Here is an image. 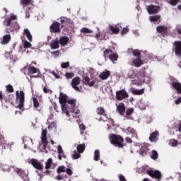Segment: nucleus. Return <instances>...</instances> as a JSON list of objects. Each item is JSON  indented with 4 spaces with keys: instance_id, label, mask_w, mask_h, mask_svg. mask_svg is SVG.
I'll return each instance as SVG.
<instances>
[{
    "instance_id": "1",
    "label": "nucleus",
    "mask_w": 181,
    "mask_h": 181,
    "mask_svg": "<svg viewBox=\"0 0 181 181\" xmlns=\"http://www.w3.org/2000/svg\"><path fill=\"white\" fill-rule=\"evenodd\" d=\"M57 172L58 174V175L56 177L57 180H62V179H64V177H67L66 174L69 176H72L74 173L73 170H71V168H67L66 165H59Z\"/></svg>"
},
{
    "instance_id": "2",
    "label": "nucleus",
    "mask_w": 181,
    "mask_h": 181,
    "mask_svg": "<svg viewBox=\"0 0 181 181\" xmlns=\"http://www.w3.org/2000/svg\"><path fill=\"white\" fill-rule=\"evenodd\" d=\"M59 103L62 105V110L67 116H70L69 110H68V96L64 92H60L59 98Z\"/></svg>"
},
{
    "instance_id": "3",
    "label": "nucleus",
    "mask_w": 181,
    "mask_h": 181,
    "mask_svg": "<svg viewBox=\"0 0 181 181\" xmlns=\"http://www.w3.org/2000/svg\"><path fill=\"white\" fill-rule=\"evenodd\" d=\"M110 141L112 144L117 147H124V139L119 134H111V136H110Z\"/></svg>"
},
{
    "instance_id": "4",
    "label": "nucleus",
    "mask_w": 181,
    "mask_h": 181,
    "mask_svg": "<svg viewBox=\"0 0 181 181\" xmlns=\"http://www.w3.org/2000/svg\"><path fill=\"white\" fill-rule=\"evenodd\" d=\"M17 17L15 15H11L10 17H7L4 19L3 23L4 25H6V27H13V30H19L21 28L19 24H18V22L16 21L14 23H12L13 20H16Z\"/></svg>"
},
{
    "instance_id": "5",
    "label": "nucleus",
    "mask_w": 181,
    "mask_h": 181,
    "mask_svg": "<svg viewBox=\"0 0 181 181\" xmlns=\"http://www.w3.org/2000/svg\"><path fill=\"white\" fill-rule=\"evenodd\" d=\"M16 101L18 102V107L22 109L25 105V92L23 90L16 91Z\"/></svg>"
},
{
    "instance_id": "6",
    "label": "nucleus",
    "mask_w": 181,
    "mask_h": 181,
    "mask_svg": "<svg viewBox=\"0 0 181 181\" xmlns=\"http://www.w3.org/2000/svg\"><path fill=\"white\" fill-rule=\"evenodd\" d=\"M146 174L153 177V179H157L158 181L162 179V173L159 170H147Z\"/></svg>"
},
{
    "instance_id": "7",
    "label": "nucleus",
    "mask_w": 181,
    "mask_h": 181,
    "mask_svg": "<svg viewBox=\"0 0 181 181\" xmlns=\"http://www.w3.org/2000/svg\"><path fill=\"white\" fill-rule=\"evenodd\" d=\"M129 97V93L127 92L126 89H121L120 90L116 91V99L117 100H123L125 98Z\"/></svg>"
},
{
    "instance_id": "8",
    "label": "nucleus",
    "mask_w": 181,
    "mask_h": 181,
    "mask_svg": "<svg viewBox=\"0 0 181 181\" xmlns=\"http://www.w3.org/2000/svg\"><path fill=\"white\" fill-rule=\"evenodd\" d=\"M81 83V78L80 76H74L72 78V81H71V85L74 89L76 90L80 91L81 88H79L78 85Z\"/></svg>"
},
{
    "instance_id": "9",
    "label": "nucleus",
    "mask_w": 181,
    "mask_h": 181,
    "mask_svg": "<svg viewBox=\"0 0 181 181\" xmlns=\"http://www.w3.org/2000/svg\"><path fill=\"white\" fill-rule=\"evenodd\" d=\"M31 165H33V168L35 169H37V170H42L44 172V165L43 164H41L38 160L36 158H32L31 159Z\"/></svg>"
},
{
    "instance_id": "10",
    "label": "nucleus",
    "mask_w": 181,
    "mask_h": 181,
    "mask_svg": "<svg viewBox=\"0 0 181 181\" xmlns=\"http://www.w3.org/2000/svg\"><path fill=\"white\" fill-rule=\"evenodd\" d=\"M157 33L160 34L163 37H165L169 34V31L168 30V27L166 25H158L156 28Z\"/></svg>"
},
{
    "instance_id": "11",
    "label": "nucleus",
    "mask_w": 181,
    "mask_h": 181,
    "mask_svg": "<svg viewBox=\"0 0 181 181\" xmlns=\"http://www.w3.org/2000/svg\"><path fill=\"white\" fill-rule=\"evenodd\" d=\"M76 105V99L67 98V110H69V109L71 112H74Z\"/></svg>"
},
{
    "instance_id": "12",
    "label": "nucleus",
    "mask_w": 181,
    "mask_h": 181,
    "mask_svg": "<svg viewBox=\"0 0 181 181\" xmlns=\"http://www.w3.org/2000/svg\"><path fill=\"white\" fill-rule=\"evenodd\" d=\"M52 163H53V158H48V160L45 163V169L44 170V171H42V173H44L45 175H49L50 171L49 169H50Z\"/></svg>"
},
{
    "instance_id": "13",
    "label": "nucleus",
    "mask_w": 181,
    "mask_h": 181,
    "mask_svg": "<svg viewBox=\"0 0 181 181\" xmlns=\"http://www.w3.org/2000/svg\"><path fill=\"white\" fill-rule=\"evenodd\" d=\"M147 10L149 14H156L158 13L160 10L159 6H154L153 4H151L148 6Z\"/></svg>"
},
{
    "instance_id": "14",
    "label": "nucleus",
    "mask_w": 181,
    "mask_h": 181,
    "mask_svg": "<svg viewBox=\"0 0 181 181\" xmlns=\"http://www.w3.org/2000/svg\"><path fill=\"white\" fill-rule=\"evenodd\" d=\"M50 30L52 33H60L61 32V24L59 22L53 23L50 25Z\"/></svg>"
},
{
    "instance_id": "15",
    "label": "nucleus",
    "mask_w": 181,
    "mask_h": 181,
    "mask_svg": "<svg viewBox=\"0 0 181 181\" xmlns=\"http://www.w3.org/2000/svg\"><path fill=\"white\" fill-rule=\"evenodd\" d=\"M117 112L119 113L122 116L124 115L126 112V106L123 102H120L119 105H117Z\"/></svg>"
},
{
    "instance_id": "16",
    "label": "nucleus",
    "mask_w": 181,
    "mask_h": 181,
    "mask_svg": "<svg viewBox=\"0 0 181 181\" xmlns=\"http://www.w3.org/2000/svg\"><path fill=\"white\" fill-rule=\"evenodd\" d=\"M60 23H62V25L60 26L62 30L63 27H68V25L71 23V18H67V17H61Z\"/></svg>"
},
{
    "instance_id": "17",
    "label": "nucleus",
    "mask_w": 181,
    "mask_h": 181,
    "mask_svg": "<svg viewBox=\"0 0 181 181\" xmlns=\"http://www.w3.org/2000/svg\"><path fill=\"white\" fill-rule=\"evenodd\" d=\"M175 52L178 57H181V41H175Z\"/></svg>"
},
{
    "instance_id": "18",
    "label": "nucleus",
    "mask_w": 181,
    "mask_h": 181,
    "mask_svg": "<svg viewBox=\"0 0 181 181\" xmlns=\"http://www.w3.org/2000/svg\"><path fill=\"white\" fill-rule=\"evenodd\" d=\"M133 64L134 66L139 67L144 64V61L141 59V52H140L139 57H137V58H135L133 59Z\"/></svg>"
},
{
    "instance_id": "19",
    "label": "nucleus",
    "mask_w": 181,
    "mask_h": 181,
    "mask_svg": "<svg viewBox=\"0 0 181 181\" xmlns=\"http://www.w3.org/2000/svg\"><path fill=\"white\" fill-rule=\"evenodd\" d=\"M57 150H58V158L59 160H62V158H67L66 154L64 152V150L62 148V146L59 145L57 146Z\"/></svg>"
},
{
    "instance_id": "20",
    "label": "nucleus",
    "mask_w": 181,
    "mask_h": 181,
    "mask_svg": "<svg viewBox=\"0 0 181 181\" xmlns=\"http://www.w3.org/2000/svg\"><path fill=\"white\" fill-rule=\"evenodd\" d=\"M173 89H176L177 93H181V83L177 81H173L172 83Z\"/></svg>"
},
{
    "instance_id": "21",
    "label": "nucleus",
    "mask_w": 181,
    "mask_h": 181,
    "mask_svg": "<svg viewBox=\"0 0 181 181\" xmlns=\"http://www.w3.org/2000/svg\"><path fill=\"white\" fill-rule=\"evenodd\" d=\"M59 40L58 37L55 38V40H52L50 42V47L52 49H57L59 48Z\"/></svg>"
},
{
    "instance_id": "22",
    "label": "nucleus",
    "mask_w": 181,
    "mask_h": 181,
    "mask_svg": "<svg viewBox=\"0 0 181 181\" xmlns=\"http://www.w3.org/2000/svg\"><path fill=\"white\" fill-rule=\"evenodd\" d=\"M127 131L128 132V133H130L132 134V137H136V139H138V137H139L138 132H136V130L135 129H134V127L129 126L127 128Z\"/></svg>"
},
{
    "instance_id": "23",
    "label": "nucleus",
    "mask_w": 181,
    "mask_h": 181,
    "mask_svg": "<svg viewBox=\"0 0 181 181\" xmlns=\"http://www.w3.org/2000/svg\"><path fill=\"white\" fill-rule=\"evenodd\" d=\"M83 83L88 86H94V85H95V81L93 80L90 81L89 76H83Z\"/></svg>"
},
{
    "instance_id": "24",
    "label": "nucleus",
    "mask_w": 181,
    "mask_h": 181,
    "mask_svg": "<svg viewBox=\"0 0 181 181\" xmlns=\"http://www.w3.org/2000/svg\"><path fill=\"white\" fill-rule=\"evenodd\" d=\"M15 171L17 173V175H18V176L22 177V179H24V177H27L28 176L26 171L22 170V168H16Z\"/></svg>"
},
{
    "instance_id": "25",
    "label": "nucleus",
    "mask_w": 181,
    "mask_h": 181,
    "mask_svg": "<svg viewBox=\"0 0 181 181\" xmlns=\"http://www.w3.org/2000/svg\"><path fill=\"white\" fill-rule=\"evenodd\" d=\"M158 136H159L158 130H155L151 133V134H150L149 139L151 141H157Z\"/></svg>"
},
{
    "instance_id": "26",
    "label": "nucleus",
    "mask_w": 181,
    "mask_h": 181,
    "mask_svg": "<svg viewBox=\"0 0 181 181\" xmlns=\"http://www.w3.org/2000/svg\"><path fill=\"white\" fill-rule=\"evenodd\" d=\"M110 75H111L110 71H103V72L100 74L99 78H100V79L104 81L105 79H107V78H109Z\"/></svg>"
},
{
    "instance_id": "27",
    "label": "nucleus",
    "mask_w": 181,
    "mask_h": 181,
    "mask_svg": "<svg viewBox=\"0 0 181 181\" xmlns=\"http://www.w3.org/2000/svg\"><path fill=\"white\" fill-rule=\"evenodd\" d=\"M96 113L100 115H103V116L107 117V113H106V110L104 109V107H103V106H99L96 108Z\"/></svg>"
},
{
    "instance_id": "28",
    "label": "nucleus",
    "mask_w": 181,
    "mask_h": 181,
    "mask_svg": "<svg viewBox=\"0 0 181 181\" xmlns=\"http://www.w3.org/2000/svg\"><path fill=\"white\" fill-rule=\"evenodd\" d=\"M69 41V37L66 35L60 37L59 38V44L63 46L66 45Z\"/></svg>"
},
{
    "instance_id": "29",
    "label": "nucleus",
    "mask_w": 181,
    "mask_h": 181,
    "mask_svg": "<svg viewBox=\"0 0 181 181\" xmlns=\"http://www.w3.org/2000/svg\"><path fill=\"white\" fill-rule=\"evenodd\" d=\"M9 147V144L6 140H3L1 138L0 139V148L1 150H4L5 148H8Z\"/></svg>"
},
{
    "instance_id": "30",
    "label": "nucleus",
    "mask_w": 181,
    "mask_h": 181,
    "mask_svg": "<svg viewBox=\"0 0 181 181\" xmlns=\"http://www.w3.org/2000/svg\"><path fill=\"white\" fill-rule=\"evenodd\" d=\"M23 33H24V35H26L28 40L31 43L33 41V35H32L30 30H28V28H25Z\"/></svg>"
},
{
    "instance_id": "31",
    "label": "nucleus",
    "mask_w": 181,
    "mask_h": 181,
    "mask_svg": "<svg viewBox=\"0 0 181 181\" xmlns=\"http://www.w3.org/2000/svg\"><path fill=\"white\" fill-rule=\"evenodd\" d=\"M28 74H37V72L40 71V69L38 68H36L35 66H33L32 65H29L28 68Z\"/></svg>"
},
{
    "instance_id": "32",
    "label": "nucleus",
    "mask_w": 181,
    "mask_h": 181,
    "mask_svg": "<svg viewBox=\"0 0 181 181\" xmlns=\"http://www.w3.org/2000/svg\"><path fill=\"white\" fill-rule=\"evenodd\" d=\"M11 37L10 34H6L3 37V40L1 41V44H3V45L8 44L9 42V41H11Z\"/></svg>"
},
{
    "instance_id": "33",
    "label": "nucleus",
    "mask_w": 181,
    "mask_h": 181,
    "mask_svg": "<svg viewBox=\"0 0 181 181\" xmlns=\"http://www.w3.org/2000/svg\"><path fill=\"white\" fill-rule=\"evenodd\" d=\"M132 92L134 95H143L145 92V88H142L141 89H133Z\"/></svg>"
},
{
    "instance_id": "34",
    "label": "nucleus",
    "mask_w": 181,
    "mask_h": 181,
    "mask_svg": "<svg viewBox=\"0 0 181 181\" xmlns=\"http://www.w3.org/2000/svg\"><path fill=\"white\" fill-rule=\"evenodd\" d=\"M134 109L133 107H129V109H127L126 110L127 119H133V117H132L131 115H132V113H134Z\"/></svg>"
},
{
    "instance_id": "35",
    "label": "nucleus",
    "mask_w": 181,
    "mask_h": 181,
    "mask_svg": "<svg viewBox=\"0 0 181 181\" xmlns=\"http://www.w3.org/2000/svg\"><path fill=\"white\" fill-rule=\"evenodd\" d=\"M111 52H113V51L111 48H107V49H105V51L103 52L104 58L106 59L107 57H108V58H110V55H111Z\"/></svg>"
},
{
    "instance_id": "36",
    "label": "nucleus",
    "mask_w": 181,
    "mask_h": 181,
    "mask_svg": "<svg viewBox=\"0 0 181 181\" xmlns=\"http://www.w3.org/2000/svg\"><path fill=\"white\" fill-rule=\"evenodd\" d=\"M79 154H81V153H83L85 148H86V144L85 143L82 144H78L77 147H76Z\"/></svg>"
},
{
    "instance_id": "37",
    "label": "nucleus",
    "mask_w": 181,
    "mask_h": 181,
    "mask_svg": "<svg viewBox=\"0 0 181 181\" xmlns=\"http://www.w3.org/2000/svg\"><path fill=\"white\" fill-rule=\"evenodd\" d=\"M109 58L111 61H112V62H114V61H117L118 58H119V55L117 52L112 54V52H111L110 55H109Z\"/></svg>"
},
{
    "instance_id": "38",
    "label": "nucleus",
    "mask_w": 181,
    "mask_h": 181,
    "mask_svg": "<svg viewBox=\"0 0 181 181\" xmlns=\"http://www.w3.org/2000/svg\"><path fill=\"white\" fill-rule=\"evenodd\" d=\"M110 30L112 31V34H119V27H114V25H109Z\"/></svg>"
},
{
    "instance_id": "39",
    "label": "nucleus",
    "mask_w": 181,
    "mask_h": 181,
    "mask_svg": "<svg viewBox=\"0 0 181 181\" xmlns=\"http://www.w3.org/2000/svg\"><path fill=\"white\" fill-rule=\"evenodd\" d=\"M81 33H83L85 34H92L93 33V30H90L87 27H83L81 28Z\"/></svg>"
},
{
    "instance_id": "40",
    "label": "nucleus",
    "mask_w": 181,
    "mask_h": 181,
    "mask_svg": "<svg viewBox=\"0 0 181 181\" xmlns=\"http://www.w3.org/2000/svg\"><path fill=\"white\" fill-rule=\"evenodd\" d=\"M151 157L153 160H156L158 158V157H159V154H158V151L156 150H152Z\"/></svg>"
},
{
    "instance_id": "41",
    "label": "nucleus",
    "mask_w": 181,
    "mask_h": 181,
    "mask_svg": "<svg viewBox=\"0 0 181 181\" xmlns=\"http://www.w3.org/2000/svg\"><path fill=\"white\" fill-rule=\"evenodd\" d=\"M41 140H42V143L44 148H46V147H47V144H48L47 135L44 137H41Z\"/></svg>"
},
{
    "instance_id": "42",
    "label": "nucleus",
    "mask_w": 181,
    "mask_h": 181,
    "mask_svg": "<svg viewBox=\"0 0 181 181\" xmlns=\"http://www.w3.org/2000/svg\"><path fill=\"white\" fill-rule=\"evenodd\" d=\"M81 156V154H80L78 150V151H76V150H74V154H72L73 158L76 160L77 158H80Z\"/></svg>"
},
{
    "instance_id": "43",
    "label": "nucleus",
    "mask_w": 181,
    "mask_h": 181,
    "mask_svg": "<svg viewBox=\"0 0 181 181\" xmlns=\"http://www.w3.org/2000/svg\"><path fill=\"white\" fill-rule=\"evenodd\" d=\"M65 76L66 79H72L74 76H75L74 72H66L65 73Z\"/></svg>"
},
{
    "instance_id": "44",
    "label": "nucleus",
    "mask_w": 181,
    "mask_h": 181,
    "mask_svg": "<svg viewBox=\"0 0 181 181\" xmlns=\"http://www.w3.org/2000/svg\"><path fill=\"white\" fill-rule=\"evenodd\" d=\"M160 19V16L156 15V16H151L150 21L156 22L158 21Z\"/></svg>"
},
{
    "instance_id": "45",
    "label": "nucleus",
    "mask_w": 181,
    "mask_h": 181,
    "mask_svg": "<svg viewBox=\"0 0 181 181\" xmlns=\"http://www.w3.org/2000/svg\"><path fill=\"white\" fill-rule=\"evenodd\" d=\"M33 106H34V107H39L40 103H39V102H38V99H37V98H35V96H33Z\"/></svg>"
},
{
    "instance_id": "46",
    "label": "nucleus",
    "mask_w": 181,
    "mask_h": 181,
    "mask_svg": "<svg viewBox=\"0 0 181 181\" xmlns=\"http://www.w3.org/2000/svg\"><path fill=\"white\" fill-rule=\"evenodd\" d=\"M100 150L96 149L95 150V160L96 161H98L100 160Z\"/></svg>"
},
{
    "instance_id": "47",
    "label": "nucleus",
    "mask_w": 181,
    "mask_h": 181,
    "mask_svg": "<svg viewBox=\"0 0 181 181\" xmlns=\"http://www.w3.org/2000/svg\"><path fill=\"white\" fill-rule=\"evenodd\" d=\"M43 92H45V93L52 94L53 90H52V89H49L48 88L47 85H45V86H44V88H43Z\"/></svg>"
},
{
    "instance_id": "48",
    "label": "nucleus",
    "mask_w": 181,
    "mask_h": 181,
    "mask_svg": "<svg viewBox=\"0 0 181 181\" xmlns=\"http://www.w3.org/2000/svg\"><path fill=\"white\" fill-rule=\"evenodd\" d=\"M7 92H9L10 93H12V92H14L13 86L12 85H6V86Z\"/></svg>"
},
{
    "instance_id": "49",
    "label": "nucleus",
    "mask_w": 181,
    "mask_h": 181,
    "mask_svg": "<svg viewBox=\"0 0 181 181\" xmlns=\"http://www.w3.org/2000/svg\"><path fill=\"white\" fill-rule=\"evenodd\" d=\"M32 2V0H21V4L23 6H28Z\"/></svg>"
},
{
    "instance_id": "50",
    "label": "nucleus",
    "mask_w": 181,
    "mask_h": 181,
    "mask_svg": "<svg viewBox=\"0 0 181 181\" xmlns=\"http://www.w3.org/2000/svg\"><path fill=\"white\" fill-rule=\"evenodd\" d=\"M133 55H134V57H140L141 55V51L139 49H134V51L132 52Z\"/></svg>"
},
{
    "instance_id": "51",
    "label": "nucleus",
    "mask_w": 181,
    "mask_h": 181,
    "mask_svg": "<svg viewBox=\"0 0 181 181\" xmlns=\"http://www.w3.org/2000/svg\"><path fill=\"white\" fill-rule=\"evenodd\" d=\"M32 44L29 41H24L23 47L24 48H30Z\"/></svg>"
},
{
    "instance_id": "52",
    "label": "nucleus",
    "mask_w": 181,
    "mask_h": 181,
    "mask_svg": "<svg viewBox=\"0 0 181 181\" xmlns=\"http://www.w3.org/2000/svg\"><path fill=\"white\" fill-rule=\"evenodd\" d=\"M180 0H170V4L171 6H177Z\"/></svg>"
},
{
    "instance_id": "53",
    "label": "nucleus",
    "mask_w": 181,
    "mask_h": 181,
    "mask_svg": "<svg viewBox=\"0 0 181 181\" xmlns=\"http://www.w3.org/2000/svg\"><path fill=\"white\" fill-rule=\"evenodd\" d=\"M129 28H124L122 30L121 34L122 35H125L126 34H127V33H129Z\"/></svg>"
},
{
    "instance_id": "54",
    "label": "nucleus",
    "mask_w": 181,
    "mask_h": 181,
    "mask_svg": "<svg viewBox=\"0 0 181 181\" xmlns=\"http://www.w3.org/2000/svg\"><path fill=\"white\" fill-rule=\"evenodd\" d=\"M51 74H52V75H54V76H55V78H57V79H59V78H61L60 75L59 74H57V72H55V71H50Z\"/></svg>"
},
{
    "instance_id": "55",
    "label": "nucleus",
    "mask_w": 181,
    "mask_h": 181,
    "mask_svg": "<svg viewBox=\"0 0 181 181\" xmlns=\"http://www.w3.org/2000/svg\"><path fill=\"white\" fill-rule=\"evenodd\" d=\"M52 105L54 109V110H56V112H59V107H58V105L56 103V102H52Z\"/></svg>"
},
{
    "instance_id": "56",
    "label": "nucleus",
    "mask_w": 181,
    "mask_h": 181,
    "mask_svg": "<svg viewBox=\"0 0 181 181\" xmlns=\"http://www.w3.org/2000/svg\"><path fill=\"white\" fill-rule=\"evenodd\" d=\"M57 123L56 122H52L48 126V129H53V127H56Z\"/></svg>"
},
{
    "instance_id": "57",
    "label": "nucleus",
    "mask_w": 181,
    "mask_h": 181,
    "mask_svg": "<svg viewBox=\"0 0 181 181\" xmlns=\"http://www.w3.org/2000/svg\"><path fill=\"white\" fill-rule=\"evenodd\" d=\"M51 54L52 55H54V57H59L60 51H59L58 49L57 51H52Z\"/></svg>"
},
{
    "instance_id": "58",
    "label": "nucleus",
    "mask_w": 181,
    "mask_h": 181,
    "mask_svg": "<svg viewBox=\"0 0 181 181\" xmlns=\"http://www.w3.org/2000/svg\"><path fill=\"white\" fill-rule=\"evenodd\" d=\"M3 170H10V167L8 164H2Z\"/></svg>"
},
{
    "instance_id": "59",
    "label": "nucleus",
    "mask_w": 181,
    "mask_h": 181,
    "mask_svg": "<svg viewBox=\"0 0 181 181\" xmlns=\"http://www.w3.org/2000/svg\"><path fill=\"white\" fill-rule=\"evenodd\" d=\"M119 181H127V178H126V177H124V175H123V174H120L119 175Z\"/></svg>"
},
{
    "instance_id": "60",
    "label": "nucleus",
    "mask_w": 181,
    "mask_h": 181,
    "mask_svg": "<svg viewBox=\"0 0 181 181\" xmlns=\"http://www.w3.org/2000/svg\"><path fill=\"white\" fill-rule=\"evenodd\" d=\"M70 65L69 62H62V68H68Z\"/></svg>"
},
{
    "instance_id": "61",
    "label": "nucleus",
    "mask_w": 181,
    "mask_h": 181,
    "mask_svg": "<svg viewBox=\"0 0 181 181\" xmlns=\"http://www.w3.org/2000/svg\"><path fill=\"white\" fill-rule=\"evenodd\" d=\"M47 134V129H42V137H45Z\"/></svg>"
},
{
    "instance_id": "62",
    "label": "nucleus",
    "mask_w": 181,
    "mask_h": 181,
    "mask_svg": "<svg viewBox=\"0 0 181 181\" xmlns=\"http://www.w3.org/2000/svg\"><path fill=\"white\" fill-rule=\"evenodd\" d=\"M79 129H81V130H86V127L83 123H81V124H79Z\"/></svg>"
},
{
    "instance_id": "63",
    "label": "nucleus",
    "mask_w": 181,
    "mask_h": 181,
    "mask_svg": "<svg viewBox=\"0 0 181 181\" xmlns=\"http://www.w3.org/2000/svg\"><path fill=\"white\" fill-rule=\"evenodd\" d=\"M14 98H15L14 95H9L8 102L12 103L13 102Z\"/></svg>"
},
{
    "instance_id": "64",
    "label": "nucleus",
    "mask_w": 181,
    "mask_h": 181,
    "mask_svg": "<svg viewBox=\"0 0 181 181\" xmlns=\"http://www.w3.org/2000/svg\"><path fill=\"white\" fill-rule=\"evenodd\" d=\"M176 105H180L181 103V96H179L176 100H175Z\"/></svg>"
}]
</instances>
